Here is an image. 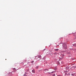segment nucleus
Instances as JSON below:
<instances>
[{"label": "nucleus", "instance_id": "f257e3e1", "mask_svg": "<svg viewBox=\"0 0 76 76\" xmlns=\"http://www.w3.org/2000/svg\"><path fill=\"white\" fill-rule=\"evenodd\" d=\"M63 47L64 49H66L67 48V46H66V44L65 43H64L63 44Z\"/></svg>", "mask_w": 76, "mask_h": 76}, {"label": "nucleus", "instance_id": "f03ea898", "mask_svg": "<svg viewBox=\"0 0 76 76\" xmlns=\"http://www.w3.org/2000/svg\"><path fill=\"white\" fill-rule=\"evenodd\" d=\"M58 50H59L58 49H56L54 50V51H58Z\"/></svg>", "mask_w": 76, "mask_h": 76}, {"label": "nucleus", "instance_id": "7ed1b4c3", "mask_svg": "<svg viewBox=\"0 0 76 76\" xmlns=\"http://www.w3.org/2000/svg\"><path fill=\"white\" fill-rule=\"evenodd\" d=\"M54 72H56L55 71H53L51 72H48V73H49V74H51V73H54Z\"/></svg>", "mask_w": 76, "mask_h": 76}, {"label": "nucleus", "instance_id": "20e7f679", "mask_svg": "<svg viewBox=\"0 0 76 76\" xmlns=\"http://www.w3.org/2000/svg\"><path fill=\"white\" fill-rule=\"evenodd\" d=\"M13 70L14 71V72H16V69L15 68H13Z\"/></svg>", "mask_w": 76, "mask_h": 76}, {"label": "nucleus", "instance_id": "39448f33", "mask_svg": "<svg viewBox=\"0 0 76 76\" xmlns=\"http://www.w3.org/2000/svg\"><path fill=\"white\" fill-rule=\"evenodd\" d=\"M44 71H45L46 70H47V71H48L49 70L48 69H45L44 70Z\"/></svg>", "mask_w": 76, "mask_h": 76}, {"label": "nucleus", "instance_id": "423d86ee", "mask_svg": "<svg viewBox=\"0 0 76 76\" xmlns=\"http://www.w3.org/2000/svg\"><path fill=\"white\" fill-rule=\"evenodd\" d=\"M38 58H41V56H39L38 57Z\"/></svg>", "mask_w": 76, "mask_h": 76}, {"label": "nucleus", "instance_id": "0eeeda50", "mask_svg": "<svg viewBox=\"0 0 76 76\" xmlns=\"http://www.w3.org/2000/svg\"><path fill=\"white\" fill-rule=\"evenodd\" d=\"M32 72L33 73H35V70H32Z\"/></svg>", "mask_w": 76, "mask_h": 76}, {"label": "nucleus", "instance_id": "6e6552de", "mask_svg": "<svg viewBox=\"0 0 76 76\" xmlns=\"http://www.w3.org/2000/svg\"><path fill=\"white\" fill-rule=\"evenodd\" d=\"M73 46H74V47H76V44H75L73 45Z\"/></svg>", "mask_w": 76, "mask_h": 76}, {"label": "nucleus", "instance_id": "1a4fd4ad", "mask_svg": "<svg viewBox=\"0 0 76 76\" xmlns=\"http://www.w3.org/2000/svg\"><path fill=\"white\" fill-rule=\"evenodd\" d=\"M34 61H32L31 62V63H34Z\"/></svg>", "mask_w": 76, "mask_h": 76}, {"label": "nucleus", "instance_id": "9d476101", "mask_svg": "<svg viewBox=\"0 0 76 76\" xmlns=\"http://www.w3.org/2000/svg\"><path fill=\"white\" fill-rule=\"evenodd\" d=\"M55 74H54L53 75V76H55Z\"/></svg>", "mask_w": 76, "mask_h": 76}, {"label": "nucleus", "instance_id": "9b49d317", "mask_svg": "<svg viewBox=\"0 0 76 76\" xmlns=\"http://www.w3.org/2000/svg\"><path fill=\"white\" fill-rule=\"evenodd\" d=\"M72 76H74V74H72Z\"/></svg>", "mask_w": 76, "mask_h": 76}, {"label": "nucleus", "instance_id": "f8f14e48", "mask_svg": "<svg viewBox=\"0 0 76 76\" xmlns=\"http://www.w3.org/2000/svg\"><path fill=\"white\" fill-rule=\"evenodd\" d=\"M36 68L37 69H38V66L36 67Z\"/></svg>", "mask_w": 76, "mask_h": 76}, {"label": "nucleus", "instance_id": "ddd939ff", "mask_svg": "<svg viewBox=\"0 0 76 76\" xmlns=\"http://www.w3.org/2000/svg\"><path fill=\"white\" fill-rule=\"evenodd\" d=\"M45 50V49H44L43 50V51H44V50Z\"/></svg>", "mask_w": 76, "mask_h": 76}, {"label": "nucleus", "instance_id": "4468645a", "mask_svg": "<svg viewBox=\"0 0 76 76\" xmlns=\"http://www.w3.org/2000/svg\"><path fill=\"white\" fill-rule=\"evenodd\" d=\"M65 75H67V74H66V73L65 74Z\"/></svg>", "mask_w": 76, "mask_h": 76}, {"label": "nucleus", "instance_id": "2eb2a0df", "mask_svg": "<svg viewBox=\"0 0 76 76\" xmlns=\"http://www.w3.org/2000/svg\"><path fill=\"white\" fill-rule=\"evenodd\" d=\"M35 57H37V56H35Z\"/></svg>", "mask_w": 76, "mask_h": 76}]
</instances>
